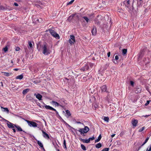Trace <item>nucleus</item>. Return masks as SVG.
Returning a JSON list of instances; mask_svg holds the SVG:
<instances>
[{
	"label": "nucleus",
	"mask_w": 151,
	"mask_h": 151,
	"mask_svg": "<svg viewBox=\"0 0 151 151\" xmlns=\"http://www.w3.org/2000/svg\"><path fill=\"white\" fill-rule=\"evenodd\" d=\"M42 53L45 55H47L50 54L51 50H50L49 47L45 44L43 45L42 46Z\"/></svg>",
	"instance_id": "nucleus-1"
},
{
	"label": "nucleus",
	"mask_w": 151,
	"mask_h": 151,
	"mask_svg": "<svg viewBox=\"0 0 151 151\" xmlns=\"http://www.w3.org/2000/svg\"><path fill=\"white\" fill-rule=\"evenodd\" d=\"M89 130V129L87 126L85 127L84 128H80L78 131L79 132L80 134L83 136H85L84 134L87 133Z\"/></svg>",
	"instance_id": "nucleus-2"
},
{
	"label": "nucleus",
	"mask_w": 151,
	"mask_h": 151,
	"mask_svg": "<svg viewBox=\"0 0 151 151\" xmlns=\"http://www.w3.org/2000/svg\"><path fill=\"white\" fill-rule=\"evenodd\" d=\"M25 121L27 122L29 126L30 127H37V124L35 122L27 120H25Z\"/></svg>",
	"instance_id": "nucleus-3"
},
{
	"label": "nucleus",
	"mask_w": 151,
	"mask_h": 151,
	"mask_svg": "<svg viewBox=\"0 0 151 151\" xmlns=\"http://www.w3.org/2000/svg\"><path fill=\"white\" fill-rule=\"evenodd\" d=\"M44 106L46 109L54 111H55V112L56 114L57 115H59L58 112L56 111V110L55 109L53 108V107L47 105L45 104H44Z\"/></svg>",
	"instance_id": "nucleus-4"
},
{
	"label": "nucleus",
	"mask_w": 151,
	"mask_h": 151,
	"mask_svg": "<svg viewBox=\"0 0 151 151\" xmlns=\"http://www.w3.org/2000/svg\"><path fill=\"white\" fill-rule=\"evenodd\" d=\"M136 1H137V5L138 7L142 6L143 3V0H133L132 5L134 3H136Z\"/></svg>",
	"instance_id": "nucleus-5"
},
{
	"label": "nucleus",
	"mask_w": 151,
	"mask_h": 151,
	"mask_svg": "<svg viewBox=\"0 0 151 151\" xmlns=\"http://www.w3.org/2000/svg\"><path fill=\"white\" fill-rule=\"evenodd\" d=\"M49 31L50 33L53 37L57 38L59 39V35L55 31L50 29Z\"/></svg>",
	"instance_id": "nucleus-6"
},
{
	"label": "nucleus",
	"mask_w": 151,
	"mask_h": 151,
	"mask_svg": "<svg viewBox=\"0 0 151 151\" xmlns=\"http://www.w3.org/2000/svg\"><path fill=\"white\" fill-rule=\"evenodd\" d=\"M3 119L5 121L7 122V126L9 128H13L15 127L14 126V124L4 119Z\"/></svg>",
	"instance_id": "nucleus-7"
},
{
	"label": "nucleus",
	"mask_w": 151,
	"mask_h": 151,
	"mask_svg": "<svg viewBox=\"0 0 151 151\" xmlns=\"http://www.w3.org/2000/svg\"><path fill=\"white\" fill-rule=\"evenodd\" d=\"M70 39L69 40V42L70 44H74L76 42L75 36L73 35H70Z\"/></svg>",
	"instance_id": "nucleus-8"
},
{
	"label": "nucleus",
	"mask_w": 151,
	"mask_h": 151,
	"mask_svg": "<svg viewBox=\"0 0 151 151\" xmlns=\"http://www.w3.org/2000/svg\"><path fill=\"white\" fill-rule=\"evenodd\" d=\"M124 5H125V6L128 8V9H130V2L129 0H126L124 1L123 3Z\"/></svg>",
	"instance_id": "nucleus-9"
},
{
	"label": "nucleus",
	"mask_w": 151,
	"mask_h": 151,
	"mask_svg": "<svg viewBox=\"0 0 151 151\" xmlns=\"http://www.w3.org/2000/svg\"><path fill=\"white\" fill-rule=\"evenodd\" d=\"M101 92H108L107 91V87L106 85H104L101 87Z\"/></svg>",
	"instance_id": "nucleus-10"
},
{
	"label": "nucleus",
	"mask_w": 151,
	"mask_h": 151,
	"mask_svg": "<svg viewBox=\"0 0 151 151\" xmlns=\"http://www.w3.org/2000/svg\"><path fill=\"white\" fill-rule=\"evenodd\" d=\"M42 132L43 133L42 135L45 138H47V139L50 138L49 135L46 132L44 131L43 130H42Z\"/></svg>",
	"instance_id": "nucleus-11"
},
{
	"label": "nucleus",
	"mask_w": 151,
	"mask_h": 151,
	"mask_svg": "<svg viewBox=\"0 0 151 151\" xmlns=\"http://www.w3.org/2000/svg\"><path fill=\"white\" fill-rule=\"evenodd\" d=\"M135 92L136 93H141V88L140 87L137 86L135 88Z\"/></svg>",
	"instance_id": "nucleus-12"
},
{
	"label": "nucleus",
	"mask_w": 151,
	"mask_h": 151,
	"mask_svg": "<svg viewBox=\"0 0 151 151\" xmlns=\"http://www.w3.org/2000/svg\"><path fill=\"white\" fill-rule=\"evenodd\" d=\"M50 103L51 104L53 105H55L56 106H62L61 105H60L59 103L54 101H52L51 102H50Z\"/></svg>",
	"instance_id": "nucleus-13"
},
{
	"label": "nucleus",
	"mask_w": 151,
	"mask_h": 151,
	"mask_svg": "<svg viewBox=\"0 0 151 151\" xmlns=\"http://www.w3.org/2000/svg\"><path fill=\"white\" fill-rule=\"evenodd\" d=\"M34 96H35L36 98L38 99L39 100H42V96L40 94L38 93L37 94H36L35 93L34 94Z\"/></svg>",
	"instance_id": "nucleus-14"
},
{
	"label": "nucleus",
	"mask_w": 151,
	"mask_h": 151,
	"mask_svg": "<svg viewBox=\"0 0 151 151\" xmlns=\"http://www.w3.org/2000/svg\"><path fill=\"white\" fill-rule=\"evenodd\" d=\"M89 68V67L88 65H86L84 67H82L81 69V70L84 71L86 70H87Z\"/></svg>",
	"instance_id": "nucleus-15"
},
{
	"label": "nucleus",
	"mask_w": 151,
	"mask_h": 151,
	"mask_svg": "<svg viewBox=\"0 0 151 151\" xmlns=\"http://www.w3.org/2000/svg\"><path fill=\"white\" fill-rule=\"evenodd\" d=\"M132 125L134 127H135L137 126V124L138 123V121L135 119L132 120Z\"/></svg>",
	"instance_id": "nucleus-16"
},
{
	"label": "nucleus",
	"mask_w": 151,
	"mask_h": 151,
	"mask_svg": "<svg viewBox=\"0 0 151 151\" xmlns=\"http://www.w3.org/2000/svg\"><path fill=\"white\" fill-rule=\"evenodd\" d=\"M96 29L95 27H93L91 30V33L92 35H95L96 33Z\"/></svg>",
	"instance_id": "nucleus-17"
},
{
	"label": "nucleus",
	"mask_w": 151,
	"mask_h": 151,
	"mask_svg": "<svg viewBox=\"0 0 151 151\" xmlns=\"http://www.w3.org/2000/svg\"><path fill=\"white\" fill-rule=\"evenodd\" d=\"M65 112L66 114L65 116L68 118L71 116V114H70V111L68 110H66L65 111Z\"/></svg>",
	"instance_id": "nucleus-18"
},
{
	"label": "nucleus",
	"mask_w": 151,
	"mask_h": 151,
	"mask_svg": "<svg viewBox=\"0 0 151 151\" xmlns=\"http://www.w3.org/2000/svg\"><path fill=\"white\" fill-rule=\"evenodd\" d=\"M79 139L81 141H82V142L83 143H88L90 142V141L89 140V139H83L81 138H80Z\"/></svg>",
	"instance_id": "nucleus-19"
},
{
	"label": "nucleus",
	"mask_w": 151,
	"mask_h": 151,
	"mask_svg": "<svg viewBox=\"0 0 151 151\" xmlns=\"http://www.w3.org/2000/svg\"><path fill=\"white\" fill-rule=\"evenodd\" d=\"M75 15V14H72L71 15L68 17L67 20L69 22H70L71 21V20L73 19V17H74Z\"/></svg>",
	"instance_id": "nucleus-20"
},
{
	"label": "nucleus",
	"mask_w": 151,
	"mask_h": 151,
	"mask_svg": "<svg viewBox=\"0 0 151 151\" xmlns=\"http://www.w3.org/2000/svg\"><path fill=\"white\" fill-rule=\"evenodd\" d=\"M1 108L3 109L4 110H3V111L4 112H6V113L8 114L9 113V110L7 108H4L2 106H1Z\"/></svg>",
	"instance_id": "nucleus-21"
},
{
	"label": "nucleus",
	"mask_w": 151,
	"mask_h": 151,
	"mask_svg": "<svg viewBox=\"0 0 151 151\" xmlns=\"http://www.w3.org/2000/svg\"><path fill=\"white\" fill-rule=\"evenodd\" d=\"M149 139V137H147V138L146 139L145 142L139 148L138 150H139L140 149L141 147L143 146L146 143V142H147L148 140Z\"/></svg>",
	"instance_id": "nucleus-22"
},
{
	"label": "nucleus",
	"mask_w": 151,
	"mask_h": 151,
	"mask_svg": "<svg viewBox=\"0 0 151 151\" xmlns=\"http://www.w3.org/2000/svg\"><path fill=\"white\" fill-rule=\"evenodd\" d=\"M23 75L22 74L20 75H19V76H17L16 77V79H19L20 80H21L23 78Z\"/></svg>",
	"instance_id": "nucleus-23"
},
{
	"label": "nucleus",
	"mask_w": 151,
	"mask_h": 151,
	"mask_svg": "<svg viewBox=\"0 0 151 151\" xmlns=\"http://www.w3.org/2000/svg\"><path fill=\"white\" fill-rule=\"evenodd\" d=\"M29 88H26L23 90L22 93L24 94H25L27 93L29 91Z\"/></svg>",
	"instance_id": "nucleus-24"
},
{
	"label": "nucleus",
	"mask_w": 151,
	"mask_h": 151,
	"mask_svg": "<svg viewBox=\"0 0 151 151\" xmlns=\"http://www.w3.org/2000/svg\"><path fill=\"white\" fill-rule=\"evenodd\" d=\"M37 143L39 145V146L40 147H41L43 148V149L45 150V149H44V148L43 147V145L42 144V143H41V142H40V141L39 140H38V141H37Z\"/></svg>",
	"instance_id": "nucleus-25"
},
{
	"label": "nucleus",
	"mask_w": 151,
	"mask_h": 151,
	"mask_svg": "<svg viewBox=\"0 0 151 151\" xmlns=\"http://www.w3.org/2000/svg\"><path fill=\"white\" fill-rule=\"evenodd\" d=\"M15 127L17 129V130L18 131H22V128L19 126H16L14 125Z\"/></svg>",
	"instance_id": "nucleus-26"
},
{
	"label": "nucleus",
	"mask_w": 151,
	"mask_h": 151,
	"mask_svg": "<svg viewBox=\"0 0 151 151\" xmlns=\"http://www.w3.org/2000/svg\"><path fill=\"white\" fill-rule=\"evenodd\" d=\"M82 18L86 21L87 23H88L90 21V19L87 17L84 16Z\"/></svg>",
	"instance_id": "nucleus-27"
},
{
	"label": "nucleus",
	"mask_w": 151,
	"mask_h": 151,
	"mask_svg": "<svg viewBox=\"0 0 151 151\" xmlns=\"http://www.w3.org/2000/svg\"><path fill=\"white\" fill-rule=\"evenodd\" d=\"M101 134H100L98 138L95 140V142L96 143L99 142L101 140Z\"/></svg>",
	"instance_id": "nucleus-28"
},
{
	"label": "nucleus",
	"mask_w": 151,
	"mask_h": 151,
	"mask_svg": "<svg viewBox=\"0 0 151 151\" xmlns=\"http://www.w3.org/2000/svg\"><path fill=\"white\" fill-rule=\"evenodd\" d=\"M101 146H102L101 144L100 143H98L96 144L95 146L97 148H100L101 147Z\"/></svg>",
	"instance_id": "nucleus-29"
},
{
	"label": "nucleus",
	"mask_w": 151,
	"mask_h": 151,
	"mask_svg": "<svg viewBox=\"0 0 151 151\" xmlns=\"http://www.w3.org/2000/svg\"><path fill=\"white\" fill-rule=\"evenodd\" d=\"M109 117H106V116H105V117H104V120L106 122H109Z\"/></svg>",
	"instance_id": "nucleus-30"
},
{
	"label": "nucleus",
	"mask_w": 151,
	"mask_h": 151,
	"mask_svg": "<svg viewBox=\"0 0 151 151\" xmlns=\"http://www.w3.org/2000/svg\"><path fill=\"white\" fill-rule=\"evenodd\" d=\"M63 147L66 149H67V148L66 147V142L65 140L64 139L63 140Z\"/></svg>",
	"instance_id": "nucleus-31"
},
{
	"label": "nucleus",
	"mask_w": 151,
	"mask_h": 151,
	"mask_svg": "<svg viewBox=\"0 0 151 151\" xmlns=\"http://www.w3.org/2000/svg\"><path fill=\"white\" fill-rule=\"evenodd\" d=\"M127 49H123L122 50V53L124 55L126 54L127 52Z\"/></svg>",
	"instance_id": "nucleus-32"
},
{
	"label": "nucleus",
	"mask_w": 151,
	"mask_h": 151,
	"mask_svg": "<svg viewBox=\"0 0 151 151\" xmlns=\"http://www.w3.org/2000/svg\"><path fill=\"white\" fill-rule=\"evenodd\" d=\"M28 44L30 48H32V44L31 41H29L28 42Z\"/></svg>",
	"instance_id": "nucleus-33"
},
{
	"label": "nucleus",
	"mask_w": 151,
	"mask_h": 151,
	"mask_svg": "<svg viewBox=\"0 0 151 151\" xmlns=\"http://www.w3.org/2000/svg\"><path fill=\"white\" fill-rule=\"evenodd\" d=\"M81 147L82 149L84 150H86V147L83 145H81Z\"/></svg>",
	"instance_id": "nucleus-34"
},
{
	"label": "nucleus",
	"mask_w": 151,
	"mask_h": 151,
	"mask_svg": "<svg viewBox=\"0 0 151 151\" xmlns=\"http://www.w3.org/2000/svg\"><path fill=\"white\" fill-rule=\"evenodd\" d=\"M11 74V73H9L8 72H5L4 73V75L6 76H9Z\"/></svg>",
	"instance_id": "nucleus-35"
},
{
	"label": "nucleus",
	"mask_w": 151,
	"mask_h": 151,
	"mask_svg": "<svg viewBox=\"0 0 151 151\" xmlns=\"http://www.w3.org/2000/svg\"><path fill=\"white\" fill-rule=\"evenodd\" d=\"M74 0H72L68 2L67 4V5H69L71 4H72V3L74 1Z\"/></svg>",
	"instance_id": "nucleus-36"
},
{
	"label": "nucleus",
	"mask_w": 151,
	"mask_h": 151,
	"mask_svg": "<svg viewBox=\"0 0 151 151\" xmlns=\"http://www.w3.org/2000/svg\"><path fill=\"white\" fill-rule=\"evenodd\" d=\"M8 49L7 46H6L4 48H3V50L5 52H6L8 50Z\"/></svg>",
	"instance_id": "nucleus-37"
},
{
	"label": "nucleus",
	"mask_w": 151,
	"mask_h": 151,
	"mask_svg": "<svg viewBox=\"0 0 151 151\" xmlns=\"http://www.w3.org/2000/svg\"><path fill=\"white\" fill-rule=\"evenodd\" d=\"M40 81L39 80L34 81L33 82L35 84H37L40 83Z\"/></svg>",
	"instance_id": "nucleus-38"
},
{
	"label": "nucleus",
	"mask_w": 151,
	"mask_h": 151,
	"mask_svg": "<svg viewBox=\"0 0 151 151\" xmlns=\"http://www.w3.org/2000/svg\"><path fill=\"white\" fill-rule=\"evenodd\" d=\"M145 127H142L141 128L139 129V132H140L142 131L144 129Z\"/></svg>",
	"instance_id": "nucleus-39"
},
{
	"label": "nucleus",
	"mask_w": 151,
	"mask_h": 151,
	"mask_svg": "<svg viewBox=\"0 0 151 151\" xmlns=\"http://www.w3.org/2000/svg\"><path fill=\"white\" fill-rule=\"evenodd\" d=\"M109 148H106L103 149L101 151H109Z\"/></svg>",
	"instance_id": "nucleus-40"
},
{
	"label": "nucleus",
	"mask_w": 151,
	"mask_h": 151,
	"mask_svg": "<svg viewBox=\"0 0 151 151\" xmlns=\"http://www.w3.org/2000/svg\"><path fill=\"white\" fill-rule=\"evenodd\" d=\"M94 137H90L88 139H89V141H90L91 140H93V139H94Z\"/></svg>",
	"instance_id": "nucleus-41"
},
{
	"label": "nucleus",
	"mask_w": 151,
	"mask_h": 151,
	"mask_svg": "<svg viewBox=\"0 0 151 151\" xmlns=\"http://www.w3.org/2000/svg\"><path fill=\"white\" fill-rule=\"evenodd\" d=\"M130 84H131V85L133 86H134V82L132 81H131L130 82Z\"/></svg>",
	"instance_id": "nucleus-42"
},
{
	"label": "nucleus",
	"mask_w": 151,
	"mask_h": 151,
	"mask_svg": "<svg viewBox=\"0 0 151 151\" xmlns=\"http://www.w3.org/2000/svg\"><path fill=\"white\" fill-rule=\"evenodd\" d=\"M150 101H147V102L145 103V106H147V105L150 103Z\"/></svg>",
	"instance_id": "nucleus-43"
},
{
	"label": "nucleus",
	"mask_w": 151,
	"mask_h": 151,
	"mask_svg": "<svg viewBox=\"0 0 151 151\" xmlns=\"http://www.w3.org/2000/svg\"><path fill=\"white\" fill-rule=\"evenodd\" d=\"M20 49V48L18 47H16L15 50L17 51H19Z\"/></svg>",
	"instance_id": "nucleus-44"
},
{
	"label": "nucleus",
	"mask_w": 151,
	"mask_h": 151,
	"mask_svg": "<svg viewBox=\"0 0 151 151\" xmlns=\"http://www.w3.org/2000/svg\"><path fill=\"white\" fill-rule=\"evenodd\" d=\"M119 59V57L117 55L115 56V59L116 60H118Z\"/></svg>",
	"instance_id": "nucleus-45"
},
{
	"label": "nucleus",
	"mask_w": 151,
	"mask_h": 151,
	"mask_svg": "<svg viewBox=\"0 0 151 151\" xmlns=\"http://www.w3.org/2000/svg\"><path fill=\"white\" fill-rule=\"evenodd\" d=\"M107 56H108V57H109L110 56V52H109L108 53H107Z\"/></svg>",
	"instance_id": "nucleus-46"
},
{
	"label": "nucleus",
	"mask_w": 151,
	"mask_h": 151,
	"mask_svg": "<svg viewBox=\"0 0 151 151\" xmlns=\"http://www.w3.org/2000/svg\"><path fill=\"white\" fill-rule=\"evenodd\" d=\"M150 115H146L145 116H144L145 117H148Z\"/></svg>",
	"instance_id": "nucleus-47"
},
{
	"label": "nucleus",
	"mask_w": 151,
	"mask_h": 151,
	"mask_svg": "<svg viewBox=\"0 0 151 151\" xmlns=\"http://www.w3.org/2000/svg\"><path fill=\"white\" fill-rule=\"evenodd\" d=\"M14 5L16 6H18V4H17L16 3H14Z\"/></svg>",
	"instance_id": "nucleus-48"
},
{
	"label": "nucleus",
	"mask_w": 151,
	"mask_h": 151,
	"mask_svg": "<svg viewBox=\"0 0 151 151\" xmlns=\"http://www.w3.org/2000/svg\"><path fill=\"white\" fill-rule=\"evenodd\" d=\"M4 9V7L2 6H0V10L2 9Z\"/></svg>",
	"instance_id": "nucleus-49"
},
{
	"label": "nucleus",
	"mask_w": 151,
	"mask_h": 151,
	"mask_svg": "<svg viewBox=\"0 0 151 151\" xmlns=\"http://www.w3.org/2000/svg\"><path fill=\"white\" fill-rule=\"evenodd\" d=\"M115 134H113L112 135H111V137H113L115 135Z\"/></svg>",
	"instance_id": "nucleus-50"
},
{
	"label": "nucleus",
	"mask_w": 151,
	"mask_h": 151,
	"mask_svg": "<svg viewBox=\"0 0 151 151\" xmlns=\"http://www.w3.org/2000/svg\"><path fill=\"white\" fill-rule=\"evenodd\" d=\"M12 130H13V132L14 133H15L16 132V130H15V129H13Z\"/></svg>",
	"instance_id": "nucleus-51"
},
{
	"label": "nucleus",
	"mask_w": 151,
	"mask_h": 151,
	"mask_svg": "<svg viewBox=\"0 0 151 151\" xmlns=\"http://www.w3.org/2000/svg\"><path fill=\"white\" fill-rule=\"evenodd\" d=\"M149 151H151V145H150Z\"/></svg>",
	"instance_id": "nucleus-52"
},
{
	"label": "nucleus",
	"mask_w": 151,
	"mask_h": 151,
	"mask_svg": "<svg viewBox=\"0 0 151 151\" xmlns=\"http://www.w3.org/2000/svg\"><path fill=\"white\" fill-rule=\"evenodd\" d=\"M77 124H81V122H77Z\"/></svg>",
	"instance_id": "nucleus-53"
},
{
	"label": "nucleus",
	"mask_w": 151,
	"mask_h": 151,
	"mask_svg": "<svg viewBox=\"0 0 151 151\" xmlns=\"http://www.w3.org/2000/svg\"><path fill=\"white\" fill-rule=\"evenodd\" d=\"M14 70L17 71V70H18V69H17V68H15V69H14Z\"/></svg>",
	"instance_id": "nucleus-54"
},
{
	"label": "nucleus",
	"mask_w": 151,
	"mask_h": 151,
	"mask_svg": "<svg viewBox=\"0 0 151 151\" xmlns=\"http://www.w3.org/2000/svg\"><path fill=\"white\" fill-rule=\"evenodd\" d=\"M6 72H1V73H3L4 74V73H5Z\"/></svg>",
	"instance_id": "nucleus-55"
},
{
	"label": "nucleus",
	"mask_w": 151,
	"mask_h": 151,
	"mask_svg": "<svg viewBox=\"0 0 151 151\" xmlns=\"http://www.w3.org/2000/svg\"><path fill=\"white\" fill-rule=\"evenodd\" d=\"M146 151H149V150L148 149V148H147Z\"/></svg>",
	"instance_id": "nucleus-56"
},
{
	"label": "nucleus",
	"mask_w": 151,
	"mask_h": 151,
	"mask_svg": "<svg viewBox=\"0 0 151 151\" xmlns=\"http://www.w3.org/2000/svg\"><path fill=\"white\" fill-rule=\"evenodd\" d=\"M11 63H13V61H12V60H11Z\"/></svg>",
	"instance_id": "nucleus-57"
},
{
	"label": "nucleus",
	"mask_w": 151,
	"mask_h": 151,
	"mask_svg": "<svg viewBox=\"0 0 151 151\" xmlns=\"http://www.w3.org/2000/svg\"><path fill=\"white\" fill-rule=\"evenodd\" d=\"M23 132H25V133H26V132H24V131H23Z\"/></svg>",
	"instance_id": "nucleus-58"
},
{
	"label": "nucleus",
	"mask_w": 151,
	"mask_h": 151,
	"mask_svg": "<svg viewBox=\"0 0 151 151\" xmlns=\"http://www.w3.org/2000/svg\"><path fill=\"white\" fill-rule=\"evenodd\" d=\"M91 65V66H92V65L91 64V65Z\"/></svg>",
	"instance_id": "nucleus-59"
},
{
	"label": "nucleus",
	"mask_w": 151,
	"mask_h": 151,
	"mask_svg": "<svg viewBox=\"0 0 151 151\" xmlns=\"http://www.w3.org/2000/svg\"><path fill=\"white\" fill-rule=\"evenodd\" d=\"M58 151H59V150H58Z\"/></svg>",
	"instance_id": "nucleus-60"
}]
</instances>
